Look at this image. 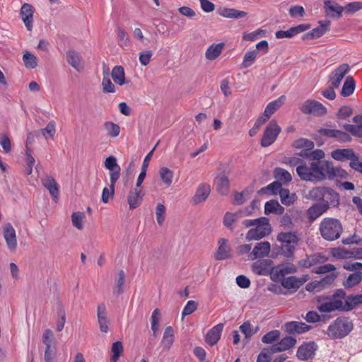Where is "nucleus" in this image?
I'll list each match as a JSON object with an SVG mask.
<instances>
[{"label": "nucleus", "mask_w": 362, "mask_h": 362, "mask_svg": "<svg viewBox=\"0 0 362 362\" xmlns=\"http://www.w3.org/2000/svg\"><path fill=\"white\" fill-rule=\"evenodd\" d=\"M33 13L34 8L33 6L27 3L23 4L21 8L20 15L25 24V26L29 31L32 30L33 29Z\"/></svg>", "instance_id": "dca6fc26"}, {"label": "nucleus", "mask_w": 362, "mask_h": 362, "mask_svg": "<svg viewBox=\"0 0 362 362\" xmlns=\"http://www.w3.org/2000/svg\"><path fill=\"white\" fill-rule=\"evenodd\" d=\"M332 138L336 139L340 142L344 143L350 142L351 141V137L348 133L338 129L335 130V133H334Z\"/></svg>", "instance_id": "774afa93"}, {"label": "nucleus", "mask_w": 362, "mask_h": 362, "mask_svg": "<svg viewBox=\"0 0 362 362\" xmlns=\"http://www.w3.org/2000/svg\"><path fill=\"white\" fill-rule=\"evenodd\" d=\"M361 280L362 272L361 271H356L348 276L346 281L344 282L343 285L345 288H352L358 284Z\"/></svg>", "instance_id": "37998d69"}, {"label": "nucleus", "mask_w": 362, "mask_h": 362, "mask_svg": "<svg viewBox=\"0 0 362 362\" xmlns=\"http://www.w3.org/2000/svg\"><path fill=\"white\" fill-rule=\"evenodd\" d=\"M271 250V245L268 241L258 243L250 252L252 259L263 258L268 256Z\"/></svg>", "instance_id": "a211bd4d"}, {"label": "nucleus", "mask_w": 362, "mask_h": 362, "mask_svg": "<svg viewBox=\"0 0 362 362\" xmlns=\"http://www.w3.org/2000/svg\"><path fill=\"white\" fill-rule=\"evenodd\" d=\"M159 175L163 182L169 187L173 182L174 173L167 167H162L159 170Z\"/></svg>", "instance_id": "de8ad7c7"}, {"label": "nucleus", "mask_w": 362, "mask_h": 362, "mask_svg": "<svg viewBox=\"0 0 362 362\" xmlns=\"http://www.w3.org/2000/svg\"><path fill=\"white\" fill-rule=\"evenodd\" d=\"M286 96L281 95L278 99L270 102L264 111V116L269 118L284 103Z\"/></svg>", "instance_id": "2f4dec72"}, {"label": "nucleus", "mask_w": 362, "mask_h": 362, "mask_svg": "<svg viewBox=\"0 0 362 362\" xmlns=\"http://www.w3.org/2000/svg\"><path fill=\"white\" fill-rule=\"evenodd\" d=\"M112 77L115 83L122 86L125 83L124 69L122 66H115L112 70Z\"/></svg>", "instance_id": "ea45409f"}, {"label": "nucleus", "mask_w": 362, "mask_h": 362, "mask_svg": "<svg viewBox=\"0 0 362 362\" xmlns=\"http://www.w3.org/2000/svg\"><path fill=\"white\" fill-rule=\"evenodd\" d=\"M325 300H330L332 302H341V305H344V300H346V292L341 289H337L332 296H321L317 297V302L321 303Z\"/></svg>", "instance_id": "72a5a7b5"}, {"label": "nucleus", "mask_w": 362, "mask_h": 362, "mask_svg": "<svg viewBox=\"0 0 362 362\" xmlns=\"http://www.w3.org/2000/svg\"><path fill=\"white\" fill-rule=\"evenodd\" d=\"M320 25L305 33L302 37L303 40L317 39L322 36L329 30L330 21H320Z\"/></svg>", "instance_id": "4468645a"}, {"label": "nucleus", "mask_w": 362, "mask_h": 362, "mask_svg": "<svg viewBox=\"0 0 362 362\" xmlns=\"http://www.w3.org/2000/svg\"><path fill=\"white\" fill-rule=\"evenodd\" d=\"M297 272V267L292 263H286L274 267L272 274V280L276 281L280 277H284L289 274Z\"/></svg>", "instance_id": "ddd939ff"}, {"label": "nucleus", "mask_w": 362, "mask_h": 362, "mask_svg": "<svg viewBox=\"0 0 362 362\" xmlns=\"http://www.w3.org/2000/svg\"><path fill=\"white\" fill-rule=\"evenodd\" d=\"M217 12L221 16L228 18H241L247 15L245 11L226 7L219 8Z\"/></svg>", "instance_id": "c85d7f7f"}, {"label": "nucleus", "mask_w": 362, "mask_h": 362, "mask_svg": "<svg viewBox=\"0 0 362 362\" xmlns=\"http://www.w3.org/2000/svg\"><path fill=\"white\" fill-rule=\"evenodd\" d=\"M153 56L151 50H144L139 53V60L141 65L146 66L149 64Z\"/></svg>", "instance_id": "69168bd1"}, {"label": "nucleus", "mask_w": 362, "mask_h": 362, "mask_svg": "<svg viewBox=\"0 0 362 362\" xmlns=\"http://www.w3.org/2000/svg\"><path fill=\"white\" fill-rule=\"evenodd\" d=\"M353 122L356 124H346L343 128L354 136L362 137V115H356Z\"/></svg>", "instance_id": "5701e85b"}, {"label": "nucleus", "mask_w": 362, "mask_h": 362, "mask_svg": "<svg viewBox=\"0 0 362 362\" xmlns=\"http://www.w3.org/2000/svg\"><path fill=\"white\" fill-rule=\"evenodd\" d=\"M350 71L348 64H342L329 76V82L334 88H338L344 76Z\"/></svg>", "instance_id": "9b49d317"}, {"label": "nucleus", "mask_w": 362, "mask_h": 362, "mask_svg": "<svg viewBox=\"0 0 362 362\" xmlns=\"http://www.w3.org/2000/svg\"><path fill=\"white\" fill-rule=\"evenodd\" d=\"M57 315L59 317V320L57 322V330L60 332L63 329L65 324L66 320V313L64 308L60 305L57 309Z\"/></svg>", "instance_id": "680f3d73"}, {"label": "nucleus", "mask_w": 362, "mask_h": 362, "mask_svg": "<svg viewBox=\"0 0 362 362\" xmlns=\"http://www.w3.org/2000/svg\"><path fill=\"white\" fill-rule=\"evenodd\" d=\"M67 62L77 71H81L83 66L81 64V56L75 50L70 49L66 54Z\"/></svg>", "instance_id": "393cba45"}, {"label": "nucleus", "mask_w": 362, "mask_h": 362, "mask_svg": "<svg viewBox=\"0 0 362 362\" xmlns=\"http://www.w3.org/2000/svg\"><path fill=\"white\" fill-rule=\"evenodd\" d=\"M296 344V339L291 336L284 337L280 341L273 344L274 349L278 352L284 351L293 347Z\"/></svg>", "instance_id": "cd10ccee"}, {"label": "nucleus", "mask_w": 362, "mask_h": 362, "mask_svg": "<svg viewBox=\"0 0 362 362\" xmlns=\"http://www.w3.org/2000/svg\"><path fill=\"white\" fill-rule=\"evenodd\" d=\"M323 201H328L329 206L337 207L339 205V194L332 188L325 187Z\"/></svg>", "instance_id": "e433bc0d"}, {"label": "nucleus", "mask_w": 362, "mask_h": 362, "mask_svg": "<svg viewBox=\"0 0 362 362\" xmlns=\"http://www.w3.org/2000/svg\"><path fill=\"white\" fill-rule=\"evenodd\" d=\"M300 111L305 115L322 116L327 113V108L317 100H307L300 107Z\"/></svg>", "instance_id": "0eeeda50"}, {"label": "nucleus", "mask_w": 362, "mask_h": 362, "mask_svg": "<svg viewBox=\"0 0 362 362\" xmlns=\"http://www.w3.org/2000/svg\"><path fill=\"white\" fill-rule=\"evenodd\" d=\"M211 192V187L206 183H202L197 189L196 193L192 197V203L194 205L204 202Z\"/></svg>", "instance_id": "412c9836"}, {"label": "nucleus", "mask_w": 362, "mask_h": 362, "mask_svg": "<svg viewBox=\"0 0 362 362\" xmlns=\"http://www.w3.org/2000/svg\"><path fill=\"white\" fill-rule=\"evenodd\" d=\"M42 185L49 190L54 199L59 196V185L52 177H47L42 181Z\"/></svg>", "instance_id": "7c9ffc66"}, {"label": "nucleus", "mask_w": 362, "mask_h": 362, "mask_svg": "<svg viewBox=\"0 0 362 362\" xmlns=\"http://www.w3.org/2000/svg\"><path fill=\"white\" fill-rule=\"evenodd\" d=\"M4 237L9 250H15L17 247L16 234L10 223H7L4 228Z\"/></svg>", "instance_id": "6ab92c4d"}, {"label": "nucleus", "mask_w": 362, "mask_h": 362, "mask_svg": "<svg viewBox=\"0 0 362 362\" xmlns=\"http://www.w3.org/2000/svg\"><path fill=\"white\" fill-rule=\"evenodd\" d=\"M145 192L141 189L134 188L131 189L127 197L129 209L132 210L138 208L141 204Z\"/></svg>", "instance_id": "f3484780"}, {"label": "nucleus", "mask_w": 362, "mask_h": 362, "mask_svg": "<svg viewBox=\"0 0 362 362\" xmlns=\"http://www.w3.org/2000/svg\"><path fill=\"white\" fill-rule=\"evenodd\" d=\"M174 342V331L171 326L165 329L160 346L165 350H169Z\"/></svg>", "instance_id": "f704fd0d"}, {"label": "nucleus", "mask_w": 362, "mask_h": 362, "mask_svg": "<svg viewBox=\"0 0 362 362\" xmlns=\"http://www.w3.org/2000/svg\"><path fill=\"white\" fill-rule=\"evenodd\" d=\"M362 304V294L349 295L346 297L344 305L345 312L352 310L356 305Z\"/></svg>", "instance_id": "4c0bfd02"}, {"label": "nucleus", "mask_w": 362, "mask_h": 362, "mask_svg": "<svg viewBox=\"0 0 362 362\" xmlns=\"http://www.w3.org/2000/svg\"><path fill=\"white\" fill-rule=\"evenodd\" d=\"M276 240L283 244L297 245L299 238L295 232H281L278 234Z\"/></svg>", "instance_id": "c9c22d12"}, {"label": "nucleus", "mask_w": 362, "mask_h": 362, "mask_svg": "<svg viewBox=\"0 0 362 362\" xmlns=\"http://www.w3.org/2000/svg\"><path fill=\"white\" fill-rule=\"evenodd\" d=\"M356 87V83L352 76H349L346 78V80L343 84L342 89L341 90V95L343 97H348L353 94Z\"/></svg>", "instance_id": "58836bf2"}, {"label": "nucleus", "mask_w": 362, "mask_h": 362, "mask_svg": "<svg viewBox=\"0 0 362 362\" xmlns=\"http://www.w3.org/2000/svg\"><path fill=\"white\" fill-rule=\"evenodd\" d=\"M274 175L278 180L277 181H282L285 183H288L292 180L291 173L281 168H276L274 170Z\"/></svg>", "instance_id": "c03bdc74"}, {"label": "nucleus", "mask_w": 362, "mask_h": 362, "mask_svg": "<svg viewBox=\"0 0 362 362\" xmlns=\"http://www.w3.org/2000/svg\"><path fill=\"white\" fill-rule=\"evenodd\" d=\"M325 187H315L310 189L308 198L314 201H322L325 199Z\"/></svg>", "instance_id": "a18cd8bd"}, {"label": "nucleus", "mask_w": 362, "mask_h": 362, "mask_svg": "<svg viewBox=\"0 0 362 362\" xmlns=\"http://www.w3.org/2000/svg\"><path fill=\"white\" fill-rule=\"evenodd\" d=\"M223 48V43L214 44L211 45L206 51V58L209 60H214L220 55Z\"/></svg>", "instance_id": "a19ab883"}, {"label": "nucleus", "mask_w": 362, "mask_h": 362, "mask_svg": "<svg viewBox=\"0 0 362 362\" xmlns=\"http://www.w3.org/2000/svg\"><path fill=\"white\" fill-rule=\"evenodd\" d=\"M257 54L258 52L256 49L247 52L244 56L241 66L243 68H248L250 66L254 63Z\"/></svg>", "instance_id": "3c124183"}, {"label": "nucleus", "mask_w": 362, "mask_h": 362, "mask_svg": "<svg viewBox=\"0 0 362 362\" xmlns=\"http://www.w3.org/2000/svg\"><path fill=\"white\" fill-rule=\"evenodd\" d=\"M241 212H237L235 214L227 212L223 217V224L227 228L232 229V225L235 223L240 217Z\"/></svg>", "instance_id": "4d7b16f0"}, {"label": "nucleus", "mask_w": 362, "mask_h": 362, "mask_svg": "<svg viewBox=\"0 0 362 362\" xmlns=\"http://www.w3.org/2000/svg\"><path fill=\"white\" fill-rule=\"evenodd\" d=\"M259 222L255 228L250 229L245 236L247 241L259 240L272 233V226L269 220L267 217L258 218Z\"/></svg>", "instance_id": "20e7f679"}, {"label": "nucleus", "mask_w": 362, "mask_h": 362, "mask_svg": "<svg viewBox=\"0 0 362 362\" xmlns=\"http://www.w3.org/2000/svg\"><path fill=\"white\" fill-rule=\"evenodd\" d=\"M218 248L214 255L216 260H224L230 257V249L227 245V240L221 238L218 240Z\"/></svg>", "instance_id": "a878e982"}, {"label": "nucleus", "mask_w": 362, "mask_h": 362, "mask_svg": "<svg viewBox=\"0 0 362 362\" xmlns=\"http://www.w3.org/2000/svg\"><path fill=\"white\" fill-rule=\"evenodd\" d=\"M103 91L105 93H113L115 92L114 84L108 76H105L102 81Z\"/></svg>", "instance_id": "0e129e2a"}, {"label": "nucleus", "mask_w": 362, "mask_h": 362, "mask_svg": "<svg viewBox=\"0 0 362 362\" xmlns=\"http://www.w3.org/2000/svg\"><path fill=\"white\" fill-rule=\"evenodd\" d=\"M280 335L281 332L279 330H272L262 337V341L264 344H273L279 339Z\"/></svg>", "instance_id": "864d4df0"}, {"label": "nucleus", "mask_w": 362, "mask_h": 362, "mask_svg": "<svg viewBox=\"0 0 362 362\" xmlns=\"http://www.w3.org/2000/svg\"><path fill=\"white\" fill-rule=\"evenodd\" d=\"M282 189V185L279 181H274L267 186L261 188L258 191L259 194H276L279 193L280 190Z\"/></svg>", "instance_id": "79ce46f5"}, {"label": "nucleus", "mask_w": 362, "mask_h": 362, "mask_svg": "<svg viewBox=\"0 0 362 362\" xmlns=\"http://www.w3.org/2000/svg\"><path fill=\"white\" fill-rule=\"evenodd\" d=\"M282 328L289 334H300L310 330L312 326L302 322L291 321L286 322Z\"/></svg>", "instance_id": "f8f14e48"}, {"label": "nucleus", "mask_w": 362, "mask_h": 362, "mask_svg": "<svg viewBox=\"0 0 362 362\" xmlns=\"http://www.w3.org/2000/svg\"><path fill=\"white\" fill-rule=\"evenodd\" d=\"M284 163L291 167L296 166V173L298 177L304 181L314 182L313 180H310L306 176H309V173H313L314 165H318L319 161L312 162L310 166H308L305 161L299 158H285Z\"/></svg>", "instance_id": "39448f33"}, {"label": "nucleus", "mask_w": 362, "mask_h": 362, "mask_svg": "<svg viewBox=\"0 0 362 362\" xmlns=\"http://www.w3.org/2000/svg\"><path fill=\"white\" fill-rule=\"evenodd\" d=\"M353 327L349 317H339L329 325L327 335L333 339H342L351 332Z\"/></svg>", "instance_id": "7ed1b4c3"}, {"label": "nucleus", "mask_w": 362, "mask_h": 362, "mask_svg": "<svg viewBox=\"0 0 362 362\" xmlns=\"http://www.w3.org/2000/svg\"><path fill=\"white\" fill-rule=\"evenodd\" d=\"M71 221L73 226L76 228L81 230L83 226V214L80 212H74L71 215Z\"/></svg>", "instance_id": "338daca9"}, {"label": "nucleus", "mask_w": 362, "mask_h": 362, "mask_svg": "<svg viewBox=\"0 0 362 362\" xmlns=\"http://www.w3.org/2000/svg\"><path fill=\"white\" fill-rule=\"evenodd\" d=\"M320 305L317 306V310L320 313H332L336 310L345 312L344 310V305H341V302H332L330 300H325L319 303Z\"/></svg>", "instance_id": "b1692460"}, {"label": "nucleus", "mask_w": 362, "mask_h": 362, "mask_svg": "<svg viewBox=\"0 0 362 362\" xmlns=\"http://www.w3.org/2000/svg\"><path fill=\"white\" fill-rule=\"evenodd\" d=\"M281 131V128L276 120L272 119L270 121L264 131L261 139V146L262 147H268L272 145L276 141Z\"/></svg>", "instance_id": "423d86ee"}, {"label": "nucleus", "mask_w": 362, "mask_h": 362, "mask_svg": "<svg viewBox=\"0 0 362 362\" xmlns=\"http://www.w3.org/2000/svg\"><path fill=\"white\" fill-rule=\"evenodd\" d=\"M283 204L289 206L295 202V194H291L288 189L282 188L279 193Z\"/></svg>", "instance_id": "09e8293b"}, {"label": "nucleus", "mask_w": 362, "mask_h": 362, "mask_svg": "<svg viewBox=\"0 0 362 362\" xmlns=\"http://www.w3.org/2000/svg\"><path fill=\"white\" fill-rule=\"evenodd\" d=\"M312 169L313 173L308 174V178L313 180L314 182L323 181L327 177L329 180L335 177H347V173L340 168H334L331 161H319L318 165H314Z\"/></svg>", "instance_id": "f257e3e1"}, {"label": "nucleus", "mask_w": 362, "mask_h": 362, "mask_svg": "<svg viewBox=\"0 0 362 362\" xmlns=\"http://www.w3.org/2000/svg\"><path fill=\"white\" fill-rule=\"evenodd\" d=\"M317 345L314 341L305 342L297 350L296 356L302 361H308L314 358Z\"/></svg>", "instance_id": "9d476101"}, {"label": "nucleus", "mask_w": 362, "mask_h": 362, "mask_svg": "<svg viewBox=\"0 0 362 362\" xmlns=\"http://www.w3.org/2000/svg\"><path fill=\"white\" fill-rule=\"evenodd\" d=\"M274 269L273 261L269 259L257 260L251 265L252 272L259 276H272Z\"/></svg>", "instance_id": "6e6552de"}, {"label": "nucleus", "mask_w": 362, "mask_h": 362, "mask_svg": "<svg viewBox=\"0 0 362 362\" xmlns=\"http://www.w3.org/2000/svg\"><path fill=\"white\" fill-rule=\"evenodd\" d=\"M123 345L121 341H116L112 344L111 351L112 353V356L110 358L111 362H117L119 358V356L123 353Z\"/></svg>", "instance_id": "603ef678"}, {"label": "nucleus", "mask_w": 362, "mask_h": 362, "mask_svg": "<svg viewBox=\"0 0 362 362\" xmlns=\"http://www.w3.org/2000/svg\"><path fill=\"white\" fill-rule=\"evenodd\" d=\"M125 274L123 270H120L118 273V279L116 281V288L114 291V293L117 296L120 295L123 293V286L124 284Z\"/></svg>", "instance_id": "052dcab7"}, {"label": "nucleus", "mask_w": 362, "mask_h": 362, "mask_svg": "<svg viewBox=\"0 0 362 362\" xmlns=\"http://www.w3.org/2000/svg\"><path fill=\"white\" fill-rule=\"evenodd\" d=\"M325 8L329 11H332L334 13L332 14L331 16L333 18H340L342 16V11L344 9V7L339 4H336L335 6H332L330 4L329 1H325Z\"/></svg>", "instance_id": "5fc2aeb1"}, {"label": "nucleus", "mask_w": 362, "mask_h": 362, "mask_svg": "<svg viewBox=\"0 0 362 362\" xmlns=\"http://www.w3.org/2000/svg\"><path fill=\"white\" fill-rule=\"evenodd\" d=\"M216 189L223 196L227 195L229 192V180L224 174H220L216 178Z\"/></svg>", "instance_id": "c756f323"}, {"label": "nucleus", "mask_w": 362, "mask_h": 362, "mask_svg": "<svg viewBox=\"0 0 362 362\" xmlns=\"http://www.w3.org/2000/svg\"><path fill=\"white\" fill-rule=\"evenodd\" d=\"M308 275L303 277L298 278L296 276L284 278L281 281V285L286 289H298L308 280Z\"/></svg>", "instance_id": "aec40b11"}, {"label": "nucleus", "mask_w": 362, "mask_h": 362, "mask_svg": "<svg viewBox=\"0 0 362 362\" xmlns=\"http://www.w3.org/2000/svg\"><path fill=\"white\" fill-rule=\"evenodd\" d=\"M223 329V324L219 323L212 327L206 334L205 341L210 346H214L219 341Z\"/></svg>", "instance_id": "4be33fe9"}, {"label": "nucleus", "mask_w": 362, "mask_h": 362, "mask_svg": "<svg viewBox=\"0 0 362 362\" xmlns=\"http://www.w3.org/2000/svg\"><path fill=\"white\" fill-rule=\"evenodd\" d=\"M284 208L274 199L267 202L264 205V214L267 215L270 214L281 215L284 213Z\"/></svg>", "instance_id": "473e14b6"}, {"label": "nucleus", "mask_w": 362, "mask_h": 362, "mask_svg": "<svg viewBox=\"0 0 362 362\" xmlns=\"http://www.w3.org/2000/svg\"><path fill=\"white\" fill-rule=\"evenodd\" d=\"M103 127L107 132V135L111 137H117L120 133L119 126L112 122H105L103 124Z\"/></svg>", "instance_id": "8fccbe9b"}, {"label": "nucleus", "mask_w": 362, "mask_h": 362, "mask_svg": "<svg viewBox=\"0 0 362 362\" xmlns=\"http://www.w3.org/2000/svg\"><path fill=\"white\" fill-rule=\"evenodd\" d=\"M293 146L296 148H313L315 145L311 140L300 138L293 142Z\"/></svg>", "instance_id": "bf43d9fd"}, {"label": "nucleus", "mask_w": 362, "mask_h": 362, "mask_svg": "<svg viewBox=\"0 0 362 362\" xmlns=\"http://www.w3.org/2000/svg\"><path fill=\"white\" fill-rule=\"evenodd\" d=\"M356 153L351 148L336 149L331 153L332 158L336 160L343 161L344 160H352L356 158Z\"/></svg>", "instance_id": "bb28decb"}, {"label": "nucleus", "mask_w": 362, "mask_h": 362, "mask_svg": "<svg viewBox=\"0 0 362 362\" xmlns=\"http://www.w3.org/2000/svg\"><path fill=\"white\" fill-rule=\"evenodd\" d=\"M156 220L159 226H162L165 221V207L163 204H158L156 209Z\"/></svg>", "instance_id": "e2e57ef3"}, {"label": "nucleus", "mask_w": 362, "mask_h": 362, "mask_svg": "<svg viewBox=\"0 0 362 362\" xmlns=\"http://www.w3.org/2000/svg\"><path fill=\"white\" fill-rule=\"evenodd\" d=\"M273 346L263 348L257 356V362H269L272 359V355L276 354Z\"/></svg>", "instance_id": "49530a36"}, {"label": "nucleus", "mask_w": 362, "mask_h": 362, "mask_svg": "<svg viewBox=\"0 0 362 362\" xmlns=\"http://www.w3.org/2000/svg\"><path fill=\"white\" fill-rule=\"evenodd\" d=\"M23 60L25 66L28 69H34L37 65V57L28 51L24 53Z\"/></svg>", "instance_id": "6e6d98bb"}, {"label": "nucleus", "mask_w": 362, "mask_h": 362, "mask_svg": "<svg viewBox=\"0 0 362 362\" xmlns=\"http://www.w3.org/2000/svg\"><path fill=\"white\" fill-rule=\"evenodd\" d=\"M105 167L110 170V187L113 189L116 182L120 177V166L117 163L115 156H110L107 157L105 161Z\"/></svg>", "instance_id": "1a4fd4ad"}, {"label": "nucleus", "mask_w": 362, "mask_h": 362, "mask_svg": "<svg viewBox=\"0 0 362 362\" xmlns=\"http://www.w3.org/2000/svg\"><path fill=\"white\" fill-rule=\"evenodd\" d=\"M329 209L328 201H323L312 205L307 211L308 218L313 221Z\"/></svg>", "instance_id": "2eb2a0df"}, {"label": "nucleus", "mask_w": 362, "mask_h": 362, "mask_svg": "<svg viewBox=\"0 0 362 362\" xmlns=\"http://www.w3.org/2000/svg\"><path fill=\"white\" fill-rule=\"evenodd\" d=\"M319 230L324 240L334 241L340 238L343 232V226L339 219L327 217L321 221Z\"/></svg>", "instance_id": "f03ea898"}, {"label": "nucleus", "mask_w": 362, "mask_h": 362, "mask_svg": "<svg viewBox=\"0 0 362 362\" xmlns=\"http://www.w3.org/2000/svg\"><path fill=\"white\" fill-rule=\"evenodd\" d=\"M333 257L338 259L351 258V249L347 250L343 247H336L332 251Z\"/></svg>", "instance_id": "13d9d810"}]
</instances>
